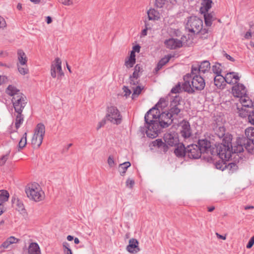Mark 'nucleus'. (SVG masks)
<instances>
[{"label":"nucleus","instance_id":"obj_1","mask_svg":"<svg viewBox=\"0 0 254 254\" xmlns=\"http://www.w3.org/2000/svg\"><path fill=\"white\" fill-rule=\"evenodd\" d=\"M168 113L162 112L158 108L153 107L145 115L146 133L148 137L154 138L158 136L162 128L168 127L174 119Z\"/></svg>","mask_w":254,"mask_h":254},{"label":"nucleus","instance_id":"obj_2","mask_svg":"<svg viewBox=\"0 0 254 254\" xmlns=\"http://www.w3.org/2000/svg\"><path fill=\"white\" fill-rule=\"evenodd\" d=\"M6 93L12 96V103L15 112L23 111L27 104V98L14 86L10 85L6 89Z\"/></svg>","mask_w":254,"mask_h":254},{"label":"nucleus","instance_id":"obj_3","mask_svg":"<svg viewBox=\"0 0 254 254\" xmlns=\"http://www.w3.org/2000/svg\"><path fill=\"white\" fill-rule=\"evenodd\" d=\"M203 22L201 19L196 17H190L186 23V28L191 34H198L200 32L204 34L207 33V30H202Z\"/></svg>","mask_w":254,"mask_h":254},{"label":"nucleus","instance_id":"obj_4","mask_svg":"<svg viewBox=\"0 0 254 254\" xmlns=\"http://www.w3.org/2000/svg\"><path fill=\"white\" fill-rule=\"evenodd\" d=\"M245 148L247 151L253 154L254 149V139H248L245 137H238L236 140V145L233 148L235 153H241Z\"/></svg>","mask_w":254,"mask_h":254},{"label":"nucleus","instance_id":"obj_5","mask_svg":"<svg viewBox=\"0 0 254 254\" xmlns=\"http://www.w3.org/2000/svg\"><path fill=\"white\" fill-rule=\"evenodd\" d=\"M25 192L28 197L35 201H40L44 197V192L37 183L29 185L26 189Z\"/></svg>","mask_w":254,"mask_h":254},{"label":"nucleus","instance_id":"obj_6","mask_svg":"<svg viewBox=\"0 0 254 254\" xmlns=\"http://www.w3.org/2000/svg\"><path fill=\"white\" fill-rule=\"evenodd\" d=\"M105 117L108 121L116 125L121 124L123 120L120 111L117 107L113 105L107 107Z\"/></svg>","mask_w":254,"mask_h":254},{"label":"nucleus","instance_id":"obj_7","mask_svg":"<svg viewBox=\"0 0 254 254\" xmlns=\"http://www.w3.org/2000/svg\"><path fill=\"white\" fill-rule=\"evenodd\" d=\"M45 133V127L43 124H38L31 139V144L34 148H38L41 145Z\"/></svg>","mask_w":254,"mask_h":254},{"label":"nucleus","instance_id":"obj_8","mask_svg":"<svg viewBox=\"0 0 254 254\" xmlns=\"http://www.w3.org/2000/svg\"><path fill=\"white\" fill-rule=\"evenodd\" d=\"M236 145V142L233 145H231V147L226 144H221L216 148H215V155H218L222 159H225L226 161H228L231 157L232 154L235 153L234 152L233 148Z\"/></svg>","mask_w":254,"mask_h":254},{"label":"nucleus","instance_id":"obj_9","mask_svg":"<svg viewBox=\"0 0 254 254\" xmlns=\"http://www.w3.org/2000/svg\"><path fill=\"white\" fill-rule=\"evenodd\" d=\"M181 97L179 96H176L171 102L170 108L168 113L174 120L177 119L179 113L181 112Z\"/></svg>","mask_w":254,"mask_h":254},{"label":"nucleus","instance_id":"obj_10","mask_svg":"<svg viewBox=\"0 0 254 254\" xmlns=\"http://www.w3.org/2000/svg\"><path fill=\"white\" fill-rule=\"evenodd\" d=\"M51 74L53 78H62L64 75L62 69V61L59 58H56L51 67Z\"/></svg>","mask_w":254,"mask_h":254},{"label":"nucleus","instance_id":"obj_11","mask_svg":"<svg viewBox=\"0 0 254 254\" xmlns=\"http://www.w3.org/2000/svg\"><path fill=\"white\" fill-rule=\"evenodd\" d=\"M197 146L202 153L210 154L211 155H215V152L214 151L215 148H212L210 142L206 139H199L198 141Z\"/></svg>","mask_w":254,"mask_h":254},{"label":"nucleus","instance_id":"obj_12","mask_svg":"<svg viewBox=\"0 0 254 254\" xmlns=\"http://www.w3.org/2000/svg\"><path fill=\"white\" fill-rule=\"evenodd\" d=\"M202 153L197 144H191L187 147L186 156L191 159H198L200 157Z\"/></svg>","mask_w":254,"mask_h":254},{"label":"nucleus","instance_id":"obj_13","mask_svg":"<svg viewBox=\"0 0 254 254\" xmlns=\"http://www.w3.org/2000/svg\"><path fill=\"white\" fill-rule=\"evenodd\" d=\"M237 109L239 116L242 118L248 117L249 122L252 125H254V109L252 110L247 109L243 107H239L237 106Z\"/></svg>","mask_w":254,"mask_h":254},{"label":"nucleus","instance_id":"obj_14","mask_svg":"<svg viewBox=\"0 0 254 254\" xmlns=\"http://www.w3.org/2000/svg\"><path fill=\"white\" fill-rule=\"evenodd\" d=\"M164 140L167 145L176 146L179 142V135L177 133L167 132L164 135Z\"/></svg>","mask_w":254,"mask_h":254},{"label":"nucleus","instance_id":"obj_15","mask_svg":"<svg viewBox=\"0 0 254 254\" xmlns=\"http://www.w3.org/2000/svg\"><path fill=\"white\" fill-rule=\"evenodd\" d=\"M232 93L234 97L241 99L247 94V90L243 84L236 82L232 88Z\"/></svg>","mask_w":254,"mask_h":254},{"label":"nucleus","instance_id":"obj_16","mask_svg":"<svg viewBox=\"0 0 254 254\" xmlns=\"http://www.w3.org/2000/svg\"><path fill=\"white\" fill-rule=\"evenodd\" d=\"M200 78L204 79L205 77L201 75L200 71H199L198 67L197 65H192L191 68V72L190 73H188L184 76L183 79H195V78Z\"/></svg>","mask_w":254,"mask_h":254},{"label":"nucleus","instance_id":"obj_17","mask_svg":"<svg viewBox=\"0 0 254 254\" xmlns=\"http://www.w3.org/2000/svg\"><path fill=\"white\" fill-rule=\"evenodd\" d=\"M126 250L131 254H136L140 251L139 246V242L134 238L129 240L128 245L126 247Z\"/></svg>","mask_w":254,"mask_h":254},{"label":"nucleus","instance_id":"obj_18","mask_svg":"<svg viewBox=\"0 0 254 254\" xmlns=\"http://www.w3.org/2000/svg\"><path fill=\"white\" fill-rule=\"evenodd\" d=\"M166 47L169 49H175L182 47L183 43L180 40L174 38H170L164 41Z\"/></svg>","mask_w":254,"mask_h":254},{"label":"nucleus","instance_id":"obj_19","mask_svg":"<svg viewBox=\"0 0 254 254\" xmlns=\"http://www.w3.org/2000/svg\"><path fill=\"white\" fill-rule=\"evenodd\" d=\"M181 135L184 138H189L191 134L190 125L187 121H183L181 123V129L180 131Z\"/></svg>","mask_w":254,"mask_h":254},{"label":"nucleus","instance_id":"obj_20","mask_svg":"<svg viewBox=\"0 0 254 254\" xmlns=\"http://www.w3.org/2000/svg\"><path fill=\"white\" fill-rule=\"evenodd\" d=\"M174 150V153L178 157H182L186 156L187 148L182 143H179L176 146Z\"/></svg>","mask_w":254,"mask_h":254},{"label":"nucleus","instance_id":"obj_21","mask_svg":"<svg viewBox=\"0 0 254 254\" xmlns=\"http://www.w3.org/2000/svg\"><path fill=\"white\" fill-rule=\"evenodd\" d=\"M12 203L16 206V209L21 214H24L26 213V210L25 209L24 205L23 202L18 198L13 197L12 198Z\"/></svg>","mask_w":254,"mask_h":254},{"label":"nucleus","instance_id":"obj_22","mask_svg":"<svg viewBox=\"0 0 254 254\" xmlns=\"http://www.w3.org/2000/svg\"><path fill=\"white\" fill-rule=\"evenodd\" d=\"M240 101L243 108H250V110L254 109L252 101L247 95L240 99Z\"/></svg>","mask_w":254,"mask_h":254},{"label":"nucleus","instance_id":"obj_23","mask_svg":"<svg viewBox=\"0 0 254 254\" xmlns=\"http://www.w3.org/2000/svg\"><path fill=\"white\" fill-rule=\"evenodd\" d=\"M17 59L18 62L17 64L21 65H25L27 64L28 59L23 50L19 49L17 51Z\"/></svg>","mask_w":254,"mask_h":254},{"label":"nucleus","instance_id":"obj_24","mask_svg":"<svg viewBox=\"0 0 254 254\" xmlns=\"http://www.w3.org/2000/svg\"><path fill=\"white\" fill-rule=\"evenodd\" d=\"M201 75L209 72L210 68V64L208 61H204L197 65Z\"/></svg>","mask_w":254,"mask_h":254},{"label":"nucleus","instance_id":"obj_25","mask_svg":"<svg viewBox=\"0 0 254 254\" xmlns=\"http://www.w3.org/2000/svg\"><path fill=\"white\" fill-rule=\"evenodd\" d=\"M20 240L15 238L13 236H10L5 241L0 247V248L7 249L9 246L13 244L18 243Z\"/></svg>","mask_w":254,"mask_h":254},{"label":"nucleus","instance_id":"obj_26","mask_svg":"<svg viewBox=\"0 0 254 254\" xmlns=\"http://www.w3.org/2000/svg\"><path fill=\"white\" fill-rule=\"evenodd\" d=\"M147 15L149 20H158L160 18L159 12L154 8L147 11Z\"/></svg>","mask_w":254,"mask_h":254},{"label":"nucleus","instance_id":"obj_27","mask_svg":"<svg viewBox=\"0 0 254 254\" xmlns=\"http://www.w3.org/2000/svg\"><path fill=\"white\" fill-rule=\"evenodd\" d=\"M212 1L211 0H202L200 11L201 13L207 12L211 7Z\"/></svg>","mask_w":254,"mask_h":254},{"label":"nucleus","instance_id":"obj_28","mask_svg":"<svg viewBox=\"0 0 254 254\" xmlns=\"http://www.w3.org/2000/svg\"><path fill=\"white\" fill-rule=\"evenodd\" d=\"M205 80H191L192 87L194 90H201L205 85Z\"/></svg>","mask_w":254,"mask_h":254},{"label":"nucleus","instance_id":"obj_29","mask_svg":"<svg viewBox=\"0 0 254 254\" xmlns=\"http://www.w3.org/2000/svg\"><path fill=\"white\" fill-rule=\"evenodd\" d=\"M153 146L161 148L163 151L166 152L168 151V147L165 142H163L161 139H157L152 142Z\"/></svg>","mask_w":254,"mask_h":254},{"label":"nucleus","instance_id":"obj_30","mask_svg":"<svg viewBox=\"0 0 254 254\" xmlns=\"http://www.w3.org/2000/svg\"><path fill=\"white\" fill-rule=\"evenodd\" d=\"M29 254H41L40 247L37 243H31L28 248Z\"/></svg>","mask_w":254,"mask_h":254},{"label":"nucleus","instance_id":"obj_31","mask_svg":"<svg viewBox=\"0 0 254 254\" xmlns=\"http://www.w3.org/2000/svg\"><path fill=\"white\" fill-rule=\"evenodd\" d=\"M22 111L15 112V126L16 129H18L23 123L24 121V115L22 114Z\"/></svg>","mask_w":254,"mask_h":254},{"label":"nucleus","instance_id":"obj_32","mask_svg":"<svg viewBox=\"0 0 254 254\" xmlns=\"http://www.w3.org/2000/svg\"><path fill=\"white\" fill-rule=\"evenodd\" d=\"M171 58L170 55H167L165 56L163 58L158 62L157 66L155 68V72H157L166 63H167Z\"/></svg>","mask_w":254,"mask_h":254},{"label":"nucleus","instance_id":"obj_33","mask_svg":"<svg viewBox=\"0 0 254 254\" xmlns=\"http://www.w3.org/2000/svg\"><path fill=\"white\" fill-rule=\"evenodd\" d=\"M212 70L213 72L215 74V76L214 77V79H216L217 76H221L222 75V69L221 67V64L218 63H216L214 65H213L212 67Z\"/></svg>","mask_w":254,"mask_h":254},{"label":"nucleus","instance_id":"obj_34","mask_svg":"<svg viewBox=\"0 0 254 254\" xmlns=\"http://www.w3.org/2000/svg\"><path fill=\"white\" fill-rule=\"evenodd\" d=\"M131 164L129 162H126L119 165V170L120 175L122 176H125L128 167L130 166Z\"/></svg>","mask_w":254,"mask_h":254},{"label":"nucleus","instance_id":"obj_35","mask_svg":"<svg viewBox=\"0 0 254 254\" xmlns=\"http://www.w3.org/2000/svg\"><path fill=\"white\" fill-rule=\"evenodd\" d=\"M182 89L189 93L194 92L193 87H192L191 84H190V80H185L184 83L182 84Z\"/></svg>","mask_w":254,"mask_h":254},{"label":"nucleus","instance_id":"obj_36","mask_svg":"<svg viewBox=\"0 0 254 254\" xmlns=\"http://www.w3.org/2000/svg\"><path fill=\"white\" fill-rule=\"evenodd\" d=\"M228 81L229 80H213V82L218 88L223 89L225 88L227 83L232 84L233 83L232 80H230L229 82Z\"/></svg>","mask_w":254,"mask_h":254},{"label":"nucleus","instance_id":"obj_37","mask_svg":"<svg viewBox=\"0 0 254 254\" xmlns=\"http://www.w3.org/2000/svg\"><path fill=\"white\" fill-rule=\"evenodd\" d=\"M214 129L215 134L220 138L223 137L225 135V128L223 126H216Z\"/></svg>","mask_w":254,"mask_h":254},{"label":"nucleus","instance_id":"obj_38","mask_svg":"<svg viewBox=\"0 0 254 254\" xmlns=\"http://www.w3.org/2000/svg\"><path fill=\"white\" fill-rule=\"evenodd\" d=\"M204 14V21L206 26H210L212 25V21L215 18L211 13H205Z\"/></svg>","mask_w":254,"mask_h":254},{"label":"nucleus","instance_id":"obj_39","mask_svg":"<svg viewBox=\"0 0 254 254\" xmlns=\"http://www.w3.org/2000/svg\"><path fill=\"white\" fill-rule=\"evenodd\" d=\"M227 161L225 159H221L215 163V167L217 169L223 171L227 168Z\"/></svg>","mask_w":254,"mask_h":254},{"label":"nucleus","instance_id":"obj_40","mask_svg":"<svg viewBox=\"0 0 254 254\" xmlns=\"http://www.w3.org/2000/svg\"><path fill=\"white\" fill-rule=\"evenodd\" d=\"M222 77L223 78V79H239L242 77L239 73L235 72L228 73L225 77L223 76H222Z\"/></svg>","mask_w":254,"mask_h":254},{"label":"nucleus","instance_id":"obj_41","mask_svg":"<svg viewBox=\"0 0 254 254\" xmlns=\"http://www.w3.org/2000/svg\"><path fill=\"white\" fill-rule=\"evenodd\" d=\"M9 194L8 191L6 190H0V202L2 203L8 200Z\"/></svg>","mask_w":254,"mask_h":254},{"label":"nucleus","instance_id":"obj_42","mask_svg":"<svg viewBox=\"0 0 254 254\" xmlns=\"http://www.w3.org/2000/svg\"><path fill=\"white\" fill-rule=\"evenodd\" d=\"M142 68L139 64H136L134 67V71L132 74L133 78H138L142 72Z\"/></svg>","mask_w":254,"mask_h":254},{"label":"nucleus","instance_id":"obj_43","mask_svg":"<svg viewBox=\"0 0 254 254\" xmlns=\"http://www.w3.org/2000/svg\"><path fill=\"white\" fill-rule=\"evenodd\" d=\"M245 134L246 138L250 140V139H254L253 138L254 136V127H249L245 130Z\"/></svg>","mask_w":254,"mask_h":254},{"label":"nucleus","instance_id":"obj_44","mask_svg":"<svg viewBox=\"0 0 254 254\" xmlns=\"http://www.w3.org/2000/svg\"><path fill=\"white\" fill-rule=\"evenodd\" d=\"M27 144V133L25 132L18 143V147L23 149Z\"/></svg>","mask_w":254,"mask_h":254},{"label":"nucleus","instance_id":"obj_45","mask_svg":"<svg viewBox=\"0 0 254 254\" xmlns=\"http://www.w3.org/2000/svg\"><path fill=\"white\" fill-rule=\"evenodd\" d=\"M17 66L18 70L20 74L25 75L28 73V69L27 64H26L25 65H21L19 64H17Z\"/></svg>","mask_w":254,"mask_h":254},{"label":"nucleus","instance_id":"obj_46","mask_svg":"<svg viewBox=\"0 0 254 254\" xmlns=\"http://www.w3.org/2000/svg\"><path fill=\"white\" fill-rule=\"evenodd\" d=\"M135 59L128 57L125 60V65L127 68L132 67L135 63Z\"/></svg>","mask_w":254,"mask_h":254},{"label":"nucleus","instance_id":"obj_47","mask_svg":"<svg viewBox=\"0 0 254 254\" xmlns=\"http://www.w3.org/2000/svg\"><path fill=\"white\" fill-rule=\"evenodd\" d=\"M223 139V143L222 144H226V145H233L231 143L232 135L229 134H226Z\"/></svg>","mask_w":254,"mask_h":254},{"label":"nucleus","instance_id":"obj_48","mask_svg":"<svg viewBox=\"0 0 254 254\" xmlns=\"http://www.w3.org/2000/svg\"><path fill=\"white\" fill-rule=\"evenodd\" d=\"M167 1H169L171 3H173L176 0H156L155 4L157 7H158L159 8H161L163 6V5L165 4V3Z\"/></svg>","mask_w":254,"mask_h":254},{"label":"nucleus","instance_id":"obj_49","mask_svg":"<svg viewBox=\"0 0 254 254\" xmlns=\"http://www.w3.org/2000/svg\"><path fill=\"white\" fill-rule=\"evenodd\" d=\"M227 169L229 170L232 173H233L234 171H236L238 169V166L235 163H227Z\"/></svg>","mask_w":254,"mask_h":254},{"label":"nucleus","instance_id":"obj_50","mask_svg":"<svg viewBox=\"0 0 254 254\" xmlns=\"http://www.w3.org/2000/svg\"><path fill=\"white\" fill-rule=\"evenodd\" d=\"M182 86H181L180 82H179L175 86L173 87L171 90L172 93H179L182 91Z\"/></svg>","mask_w":254,"mask_h":254},{"label":"nucleus","instance_id":"obj_51","mask_svg":"<svg viewBox=\"0 0 254 254\" xmlns=\"http://www.w3.org/2000/svg\"><path fill=\"white\" fill-rule=\"evenodd\" d=\"M9 152L7 153L5 155H3L0 158V166H3L9 157Z\"/></svg>","mask_w":254,"mask_h":254},{"label":"nucleus","instance_id":"obj_52","mask_svg":"<svg viewBox=\"0 0 254 254\" xmlns=\"http://www.w3.org/2000/svg\"><path fill=\"white\" fill-rule=\"evenodd\" d=\"M166 105V100L164 98H161L154 107L158 109L159 108H162V107H165Z\"/></svg>","mask_w":254,"mask_h":254},{"label":"nucleus","instance_id":"obj_53","mask_svg":"<svg viewBox=\"0 0 254 254\" xmlns=\"http://www.w3.org/2000/svg\"><path fill=\"white\" fill-rule=\"evenodd\" d=\"M7 26V24L4 18L0 16V31L3 30Z\"/></svg>","mask_w":254,"mask_h":254},{"label":"nucleus","instance_id":"obj_54","mask_svg":"<svg viewBox=\"0 0 254 254\" xmlns=\"http://www.w3.org/2000/svg\"><path fill=\"white\" fill-rule=\"evenodd\" d=\"M107 162L110 167H113L116 165L115 162L112 156H109L108 158Z\"/></svg>","mask_w":254,"mask_h":254},{"label":"nucleus","instance_id":"obj_55","mask_svg":"<svg viewBox=\"0 0 254 254\" xmlns=\"http://www.w3.org/2000/svg\"><path fill=\"white\" fill-rule=\"evenodd\" d=\"M134 183V181L133 180L128 179L126 182V185L127 188H132Z\"/></svg>","mask_w":254,"mask_h":254},{"label":"nucleus","instance_id":"obj_56","mask_svg":"<svg viewBox=\"0 0 254 254\" xmlns=\"http://www.w3.org/2000/svg\"><path fill=\"white\" fill-rule=\"evenodd\" d=\"M123 89L124 93L123 96L127 98L131 94V91L127 86H124Z\"/></svg>","mask_w":254,"mask_h":254},{"label":"nucleus","instance_id":"obj_57","mask_svg":"<svg viewBox=\"0 0 254 254\" xmlns=\"http://www.w3.org/2000/svg\"><path fill=\"white\" fill-rule=\"evenodd\" d=\"M141 91V88L140 86H137L135 89H133V93L132 95V96H138Z\"/></svg>","mask_w":254,"mask_h":254},{"label":"nucleus","instance_id":"obj_58","mask_svg":"<svg viewBox=\"0 0 254 254\" xmlns=\"http://www.w3.org/2000/svg\"><path fill=\"white\" fill-rule=\"evenodd\" d=\"M61 2L64 5H71L73 4L72 0H61Z\"/></svg>","mask_w":254,"mask_h":254},{"label":"nucleus","instance_id":"obj_59","mask_svg":"<svg viewBox=\"0 0 254 254\" xmlns=\"http://www.w3.org/2000/svg\"><path fill=\"white\" fill-rule=\"evenodd\" d=\"M106 123V122L105 119H103L102 121H101L100 122H99L98 123V125H97V126L96 127L97 130H99L100 128L104 127Z\"/></svg>","mask_w":254,"mask_h":254},{"label":"nucleus","instance_id":"obj_60","mask_svg":"<svg viewBox=\"0 0 254 254\" xmlns=\"http://www.w3.org/2000/svg\"><path fill=\"white\" fill-rule=\"evenodd\" d=\"M254 244V236L252 237L250 241L249 242L248 245H247V248L248 249H250L252 247V246Z\"/></svg>","mask_w":254,"mask_h":254},{"label":"nucleus","instance_id":"obj_61","mask_svg":"<svg viewBox=\"0 0 254 254\" xmlns=\"http://www.w3.org/2000/svg\"><path fill=\"white\" fill-rule=\"evenodd\" d=\"M149 30V29L144 28V29H143L141 31V33H140V37L141 38L144 37H145V36L147 35V30Z\"/></svg>","mask_w":254,"mask_h":254},{"label":"nucleus","instance_id":"obj_62","mask_svg":"<svg viewBox=\"0 0 254 254\" xmlns=\"http://www.w3.org/2000/svg\"><path fill=\"white\" fill-rule=\"evenodd\" d=\"M140 47L138 45H136L132 47V51H134V53L137 52L139 53L140 52Z\"/></svg>","mask_w":254,"mask_h":254},{"label":"nucleus","instance_id":"obj_63","mask_svg":"<svg viewBox=\"0 0 254 254\" xmlns=\"http://www.w3.org/2000/svg\"><path fill=\"white\" fill-rule=\"evenodd\" d=\"M8 55L6 52L3 51H0V57H5Z\"/></svg>","mask_w":254,"mask_h":254},{"label":"nucleus","instance_id":"obj_64","mask_svg":"<svg viewBox=\"0 0 254 254\" xmlns=\"http://www.w3.org/2000/svg\"><path fill=\"white\" fill-rule=\"evenodd\" d=\"M144 26H145V28L146 29H151V26L150 25L149 22L148 21H147L146 20L144 21Z\"/></svg>","mask_w":254,"mask_h":254}]
</instances>
